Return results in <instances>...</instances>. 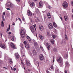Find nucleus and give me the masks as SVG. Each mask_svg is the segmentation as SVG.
<instances>
[{"label": "nucleus", "mask_w": 73, "mask_h": 73, "mask_svg": "<svg viewBox=\"0 0 73 73\" xmlns=\"http://www.w3.org/2000/svg\"><path fill=\"white\" fill-rule=\"evenodd\" d=\"M57 61L58 62L60 63V65L61 67L64 66L63 65V62H62V59L61 57H58L57 58Z\"/></svg>", "instance_id": "nucleus-1"}, {"label": "nucleus", "mask_w": 73, "mask_h": 73, "mask_svg": "<svg viewBox=\"0 0 73 73\" xmlns=\"http://www.w3.org/2000/svg\"><path fill=\"white\" fill-rule=\"evenodd\" d=\"M21 35L23 37V38H24V37H25V29H21V31L20 32Z\"/></svg>", "instance_id": "nucleus-2"}, {"label": "nucleus", "mask_w": 73, "mask_h": 73, "mask_svg": "<svg viewBox=\"0 0 73 73\" xmlns=\"http://www.w3.org/2000/svg\"><path fill=\"white\" fill-rule=\"evenodd\" d=\"M62 6L65 8L68 7V3L65 1H64L62 4Z\"/></svg>", "instance_id": "nucleus-3"}, {"label": "nucleus", "mask_w": 73, "mask_h": 73, "mask_svg": "<svg viewBox=\"0 0 73 73\" xmlns=\"http://www.w3.org/2000/svg\"><path fill=\"white\" fill-rule=\"evenodd\" d=\"M32 53L33 54V56H36L37 54V52H36V51L35 50V49H33L32 50Z\"/></svg>", "instance_id": "nucleus-4"}, {"label": "nucleus", "mask_w": 73, "mask_h": 73, "mask_svg": "<svg viewBox=\"0 0 73 73\" xmlns=\"http://www.w3.org/2000/svg\"><path fill=\"white\" fill-rule=\"evenodd\" d=\"M46 45L47 46V47L48 49V50H50V48L52 47V45L50 44H49L48 43H47L46 44Z\"/></svg>", "instance_id": "nucleus-5"}, {"label": "nucleus", "mask_w": 73, "mask_h": 73, "mask_svg": "<svg viewBox=\"0 0 73 73\" xmlns=\"http://www.w3.org/2000/svg\"><path fill=\"white\" fill-rule=\"evenodd\" d=\"M0 46L1 48H3V49H5V48H6L5 45V44L3 43H1V44Z\"/></svg>", "instance_id": "nucleus-6"}, {"label": "nucleus", "mask_w": 73, "mask_h": 73, "mask_svg": "<svg viewBox=\"0 0 73 73\" xmlns=\"http://www.w3.org/2000/svg\"><path fill=\"white\" fill-rule=\"evenodd\" d=\"M10 45L12 48H13L14 49H16V47L15 46V44L13 43L12 42H11L10 43Z\"/></svg>", "instance_id": "nucleus-7"}, {"label": "nucleus", "mask_w": 73, "mask_h": 73, "mask_svg": "<svg viewBox=\"0 0 73 73\" xmlns=\"http://www.w3.org/2000/svg\"><path fill=\"white\" fill-rule=\"evenodd\" d=\"M27 14L29 16H31L32 15V13L30 11L28 10L27 12Z\"/></svg>", "instance_id": "nucleus-8"}, {"label": "nucleus", "mask_w": 73, "mask_h": 73, "mask_svg": "<svg viewBox=\"0 0 73 73\" xmlns=\"http://www.w3.org/2000/svg\"><path fill=\"white\" fill-rule=\"evenodd\" d=\"M39 7H43V3L42 1H40L39 3Z\"/></svg>", "instance_id": "nucleus-9"}, {"label": "nucleus", "mask_w": 73, "mask_h": 73, "mask_svg": "<svg viewBox=\"0 0 73 73\" xmlns=\"http://www.w3.org/2000/svg\"><path fill=\"white\" fill-rule=\"evenodd\" d=\"M40 60L42 61L44 60V56L42 54H40Z\"/></svg>", "instance_id": "nucleus-10"}, {"label": "nucleus", "mask_w": 73, "mask_h": 73, "mask_svg": "<svg viewBox=\"0 0 73 73\" xmlns=\"http://www.w3.org/2000/svg\"><path fill=\"white\" fill-rule=\"evenodd\" d=\"M6 5L7 7L11 8L12 7V5H11V3L9 2H8L6 4Z\"/></svg>", "instance_id": "nucleus-11"}, {"label": "nucleus", "mask_w": 73, "mask_h": 73, "mask_svg": "<svg viewBox=\"0 0 73 73\" xmlns=\"http://www.w3.org/2000/svg\"><path fill=\"white\" fill-rule=\"evenodd\" d=\"M25 47L27 49V50H29L30 48V47H29V44H26L25 45Z\"/></svg>", "instance_id": "nucleus-12"}, {"label": "nucleus", "mask_w": 73, "mask_h": 73, "mask_svg": "<svg viewBox=\"0 0 73 73\" xmlns=\"http://www.w3.org/2000/svg\"><path fill=\"white\" fill-rule=\"evenodd\" d=\"M30 29L31 31L33 33V32H35V30H34L33 27L32 26H30Z\"/></svg>", "instance_id": "nucleus-13"}, {"label": "nucleus", "mask_w": 73, "mask_h": 73, "mask_svg": "<svg viewBox=\"0 0 73 73\" xmlns=\"http://www.w3.org/2000/svg\"><path fill=\"white\" fill-rule=\"evenodd\" d=\"M15 56L16 58H19L20 57V55L18 54V53H16L15 54Z\"/></svg>", "instance_id": "nucleus-14"}, {"label": "nucleus", "mask_w": 73, "mask_h": 73, "mask_svg": "<svg viewBox=\"0 0 73 73\" xmlns=\"http://www.w3.org/2000/svg\"><path fill=\"white\" fill-rule=\"evenodd\" d=\"M26 65H27V66H30V65H31V63H30L29 62L27 61V60H26Z\"/></svg>", "instance_id": "nucleus-15"}, {"label": "nucleus", "mask_w": 73, "mask_h": 73, "mask_svg": "<svg viewBox=\"0 0 73 73\" xmlns=\"http://www.w3.org/2000/svg\"><path fill=\"white\" fill-rule=\"evenodd\" d=\"M30 4L31 6V7H35V3H34L33 2H32V3H30Z\"/></svg>", "instance_id": "nucleus-16"}, {"label": "nucleus", "mask_w": 73, "mask_h": 73, "mask_svg": "<svg viewBox=\"0 0 73 73\" xmlns=\"http://www.w3.org/2000/svg\"><path fill=\"white\" fill-rule=\"evenodd\" d=\"M65 64H66V66H69L70 65L69 64V63L68 62L66 61L65 62Z\"/></svg>", "instance_id": "nucleus-17"}, {"label": "nucleus", "mask_w": 73, "mask_h": 73, "mask_svg": "<svg viewBox=\"0 0 73 73\" xmlns=\"http://www.w3.org/2000/svg\"><path fill=\"white\" fill-rule=\"evenodd\" d=\"M47 15L49 19H50V18H51V15H50V13H48Z\"/></svg>", "instance_id": "nucleus-18"}, {"label": "nucleus", "mask_w": 73, "mask_h": 73, "mask_svg": "<svg viewBox=\"0 0 73 73\" xmlns=\"http://www.w3.org/2000/svg\"><path fill=\"white\" fill-rule=\"evenodd\" d=\"M43 28V27L42 25H39V29L41 31H42Z\"/></svg>", "instance_id": "nucleus-19"}, {"label": "nucleus", "mask_w": 73, "mask_h": 73, "mask_svg": "<svg viewBox=\"0 0 73 73\" xmlns=\"http://www.w3.org/2000/svg\"><path fill=\"white\" fill-rule=\"evenodd\" d=\"M39 37L41 40H43L44 39V36L41 35H39Z\"/></svg>", "instance_id": "nucleus-20"}, {"label": "nucleus", "mask_w": 73, "mask_h": 73, "mask_svg": "<svg viewBox=\"0 0 73 73\" xmlns=\"http://www.w3.org/2000/svg\"><path fill=\"white\" fill-rule=\"evenodd\" d=\"M50 42L52 44H54V40L53 39H51L50 40Z\"/></svg>", "instance_id": "nucleus-21"}, {"label": "nucleus", "mask_w": 73, "mask_h": 73, "mask_svg": "<svg viewBox=\"0 0 73 73\" xmlns=\"http://www.w3.org/2000/svg\"><path fill=\"white\" fill-rule=\"evenodd\" d=\"M21 55L23 57V59L25 58V54H24L23 55V52L21 51Z\"/></svg>", "instance_id": "nucleus-22"}, {"label": "nucleus", "mask_w": 73, "mask_h": 73, "mask_svg": "<svg viewBox=\"0 0 73 73\" xmlns=\"http://www.w3.org/2000/svg\"><path fill=\"white\" fill-rule=\"evenodd\" d=\"M53 25L54 27H57V25L56 24V23H55V22H53Z\"/></svg>", "instance_id": "nucleus-23"}, {"label": "nucleus", "mask_w": 73, "mask_h": 73, "mask_svg": "<svg viewBox=\"0 0 73 73\" xmlns=\"http://www.w3.org/2000/svg\"><path fill=\"white\" fill-rule=\"evenodd\" d=\"M68 56L67 54H65L64 56V58H67L68 57Z\"/></svg>", "instance_id": "nucleus-24"}, {"label": "nucleus", "mask_w": 73, "mask_h": 73, "mask_svg": "<svg viewBox=\"0 0 73 73\" xmlns=\"http://www.w3.org/2000/svg\"><path fill=\"white\" fill-rule=\"evenodd\" d=\"M64 17L65 21H67V20H68V17L64 16Z\"/></svg>", "instance_id": "nucleus-25"}, {"label": "nucleus", "mask_w": 73, "mask_h": 73, "mask_svg": "<svg viewBox=\"0 0 73 73\" xmlns=\"http://www.w3.org/2000/svg\"><path fill=\"white\" fill-rule=\"evenodd\" d=\"M27 38L28 40L29 41H31V38L29 37V36H28L27 37Z\"/></svg>", "instance_id": "nucleus-26"}, {"label": "nucleus", "mask_w": 73, "mask_h": 73, "mask_svg": "<svg viewBox=\"0 0 73 73\" xmlns=\"http://www.w3.org/2000/svg\"><path fill=\"white\" fill-rule=\"evenodd\" d=\"M53 51L54 52H57V49L56 48H54Z\"/></svg>", "instance_id": "nucleus-27"}, {"label": "nucleus", "mask_w": 73, "mask_h": 73, "mask_svg": "<svg viewBox=\"0 0 73 73\" xmlns=\"http://www.w3.org/2000/svg\"><path fill=\"white\" fill-rule=\"evenodd\" d=\"M22 19L23 21L25 22H25H26V21H25V18H24L23 17H22Z\"/></svg>", "instance_id": "nucleus-28"}, {"label": "nucleus", "mask_w": 73, "mask_h": 73, "mask_svg": "<svg viewBox=\"0 0 73 73\" xmlns=\"http://www.w3.org/2000/svg\"><path fill=\"white\" fill-rule=\"evenodd\" d=\"M1 25L2 27H4V23H3V21H2V22L1 23Z\"/></svg>", "instance_id": "nucleus-29"}, {"label": "nucleus", "mask_w": 73, "mask_h": 73, "mask_svg": "<svg viewBox=\"0 0 73 73\" xmlns=\"http://www.w3.org/2000/svg\"><path fill=\"white\" fill-rule=\"evenodd\" d=\"M11 39L12 40V41H14V37L13 36H12L11 37Z\"/></svg>", "instance_id": "nucleus-30"}, {"label": "nucleus", "mask_w": 73, "mask_h": 73, "mask_svg": "<svg viewBox=\"0 0 73 73\" xmlns=\"http://www.w3.org/2000/svg\"><path fill=\"white\" fill-rule=\"evenodd\" d=\"M65 39L67 41H68V36H67V35H65Z\"/></svg>", "instance_id": "nucleus-31"}, {"label": "nucleus", "mask_w": 73, "mask_h": 73, "mask_svg": "<svg viewBox=\"0 0 73 73\" xmlns=\"http://www.w3.org/2000/svg\"><path fill=\"white\" fill-rule=\"evenodd\" d=\"M40 48L42 50V51L44 50V49H43V47H42V46L41 45H40Z\"/></svg>", "instance_id": "nucleus-32"}, {"label": "nucleus", "mask_w": 73, "mask_h": 73, "mask_svg": "<svg viewBox=\"0 0 73 73\" xmlns=\"http://www.w3.org/2000/svg\"><path fill=\"white\" fill-rule=\"evenodd\" d=\"M52 36L53 38H56V35H52Z\"/></svg>", "instance_id": "nucleus-33"}, {"label": "nucleus", "mask_w": 73, "mask_h": 73, "mask_svg": "<svg viewBox=\"0 0 73 73\" xmlns=\"http://www.w3.org/2000/svg\"><path fill=\"white\" fill-rule=\"evenodd\" d=\"M59 72V70L58 69H56V72H55L56 73H57L58 72Z\"/></svg>", "instance_id": "nucleus-34"}, {"label": "nucleus", "mask_w": 73, "mask_h": 73, "mask_svg": "<svg viewBox=\"0 0 73 73\" xmlns=\"http://www.w3.org/2000/svg\"><path fill=\"white\" fill-rule=\"evenodd\" d=\"M21 64L23 66H24V63L22 61V60H21Z\"/></svg>", "instance_id": "nucleus-35"}, {"label": "nucleus", "mask_w": 73, "mask_h": 73, "mask_svg": "<svg viewBox=\"0 0 73 73\" xmlns=\"http://www.w3.org/2000/svg\"><path fill=\"white\" fill-rule=\"evenodd\" d=\"M29 19H30V21H31V22H32L33 21V20L32 19V18L31 17H30L29 18Z\"/></svg>", "instance_id": "nucleus-36"}, {"label": "nucleus", "mask_w": 73, "mask_h": 73, "mask_svg": "<svg viewBox=\"0 0 73 73\" xmlns=\"http://www.w3.org/2000/svg\"><path fill=\"white\" fill-rule=\"evenodd\" d=\"M20 46L21 47L22 49H23L24 46H23V44H21Z\"/></svg>", "instance_id": "nucleus-37"}, {"label": "nucleus", "mask_w": 73, "mask_h": 73, "mask_svg": "<svg viewBox=\"0 0 73 73\" xmlns=\"http://www.w3.org/2000/svg\"><path fill=\"white\" fill-rule=\"evenodd\" d=\"M47 34L48 36H49L50 35V33L49 32H48L47 33Z\"/></svg>", "instance_id": "nucleus-38"}, {"label": "nucleus", "mask_w": 73, "mask_h": 73, "mask_svg": "<svg viewBox=\"0 0 73 73\" xmlns=\"http://www.w3.org/2000/svg\"><path fill=\"white\" fill-rule=\"evenodd\" d=\"M9 63L10 64H12V63H13V62L12 61V59H10V61Z\"/></svg>", "instance_id": "nucleus-39"}, {"label": "nucleus", "mask_w": 73, "mask_h": 73, "mask_svg": "<svg viewBox=\"0 0 73 73\" xmlns=\"http://www.w3.org/2000/svg\"><path fill=\"white\" fill-rule=\"evenodd\" d=\"M48 27L49 29H52V28H53V25L50 26V27Z\"/></svg>", "instance_id": "nucleus-40"}, {"label": "nucleus", "mask_w": 73, "mask_h": 73, "mask_svg": "<svg viewBox=\"0 0 73 73\" xmlns=\"http://www.w3.org/2000/svg\"><path fill=\"white\" fill-rule=\"evenodd\" d=\"M35 64L36 65H38V62H35Z\"/></svg>", "instance_id": "nucleus-41"}, {"label": "nucleus", "mask_w": 73, "mask_h": 73, "mask_svg": "<svg viewBox=\"0 0 73 73\" xmlns=\"http://www.w3.org/2000/svg\"><path fill=\"white\" fill-rule=\"evenodd\" d=\"M16 1H17V3H20V0H15Z\"/></svg>", "instance_id": "nucleus-42"}, {"label": "nucleus", "mask_w": 73, "mask_h": 73, "mask_svg": "<svg viewBox=\"0 0 73 73\" xmlns=\"http://www.w3.org/2000/svg\"><path fill=\"white\" fill-rule=\"evenodd\" d=\"M52 26V24L50 23L49 25H48V27H50L51 26Z\"/></svg>", "instance_id": "nucleus-43"}, {"label": "nucleus", "mask_w": 73, "mask_h": 73, "mask_svg": "<svg viewBox=\"0 0 73 73\" xmlns=\"http://www.w3.org/2000/svg\"><path fill=\"white\" fill-rule=\"evenodd\" d=\"M2 20L4 21H5V19L4 17H2Z\"/></svg>", "instance_id": "nucleus-44"}, {"label": "nucleus", "mask_w": 73, "mask_h": 73, "mask_svg": "<svg viewBox=\"0 0 73 73\" xmlns=\"http://www.w3.org/2000/svg\"><path fill=\"white\" fill-rule=\"evenodd\" d=\"M24 44L25 45H26V44H28L27 43V42H26V41H24L23 42Z\"/></svg>", "instance_id": "nucleus-45"}, {"label": "nucleus", "mask_w": 73, "mask_h": 73, "mask_svg": "<svg viewBox=\"0 0 73 73\" xmlns=\"http://www.w3.org/2000/svg\"><path fill=\"white\" fill-rule=\"evenodd\" d=\"M34 45L35 46H37V43L36 42L34 43Z\"/></svg>", "instance_id": "nucleus-46"}, {"label": "nucleus", "mask_w": 73, "mask_h": 73, "mask_svg": "<svg viewBox=\"0 0 73 73\" xmlns=\"http://www.w3.org/2000/svg\"><path fill=\"white\" fill-rule=\"evenodd\" d=\"M9 29H10V28H8L7 29V32H8V31H9Z\"/></svg>", "instance_id": "nucleus-47"}, {"label": "nucleus", "mask_w": 73, "mask_h": 73, "mask_svg": "<svg viewBox=\"0 0 73 73\" xmlns=\"http://www.w3.org/2000/svg\"><path fill=\"white\" fill-rule=\"evenodd\" d=\"M53 62H54V56H53Z\"/></svg>", "instance_id": "nucleus-48"}, {"label": "nucleus", "mask_w": 73, "mask_h": 73, "mask_svg": "<svg viewBox=\"0 0 73 73\" xmlns=\"http://www.w3.org/2000/svg\"><path fill=\"white\" fill-rule=\"evenodd\" d=\"M18 19L21 22V20L20 18H18Z\"/></svg>", "instance_id": "nucleus-49"}, {"label": "nucleus", "mask_w": 73, "mask_h": 73, "mask_svg": "<svg viewBox=\"0 0 73 73\" xmlns=\"http://www.w3.org/2000/svg\"><path fill=\"white\" fill-rule=\"evenodd\" d=\"M2 62H3L2 60H0V64H2Z\"/></svg>", "instance_id": "nucleus-50"}, {"label": "nucleus", "mask_w": 73, "mask_h": 73, "mask_svg": "<svg viewBox=\"0 0 73 73\" xmlns=\"http://www.w3.org/2000/svg\"><path fill=\"white\" fill-rule=\"evenodd\" d=\"M6 9H7V10H11V9L9 8H7V7H6Z\"/></svg>", "instance_id": "nucleus-51"}, {"label": "nucleus", "mask_w": 73, "mask_h": 73, "mask_svg": "<svg viewBox=\"0 0 73 73\" xmlns=\"http://www.w3.org/2000/svg\"><path fill=\"white\" fill-rule=\"evenodd\" d=\"M50 68L51 69H53V66H51Z\"/></svg>", "instance_id": "nucleus-52"}, {"label": "nucleus", "mask_w": 73, "mask_h": 73, "mask_svg": "<svg viewBox=\"0 0 73 73\" xmlns=\"http://www.w3.org/2000/svg\"><path fill=\"white\" fill-rule=\"evenodd\" d=\"M13 69L14 70V71H15V70H16V68H15L14 67Z\"/></svg>", "instance_id": "nucleus-53"}, {"label": "nucleus", "mask_w": 73, "mask_h": 73, "mask_svg": "<svg viewBox=\"0 0 73 73\" xmlns=\"http://www.w3.org/2000/svg\"><path fill=\"white\" fill-rule=\"evenodd\" d=\"M64 73H67V71L65 70V71H64Z\"/></svg>", "instance_id": "nucleus-54"}, {"label": "nucleus", "mask_w": 73, "mask_h": 73, "mask_svg": "<svg viewBox=\"0 0 73 73\" xmlns=\"http://www.w3.org/2000/svg\"><path fill=\"white\" fill-rule=\"evenodd\" d=\"M12 25H15V23H13V24H12Z\"/></svg>", "instance_id": "nucleus-55"}, {"label": "nucleus", "mask_w": 73, "mask_h": 73, "mask_svg": "<svg viewBox=\"0 0 73 73\" xmlns=\"http://www.w3.org/2000/svg\"><path fill=\"white\" fill-rule=\"evenodd\" d=\"M3 15L4 16H5V12L3 13Z\"/></svg>", "instance_id": "nucleus-56"}, {"label": "nucleus", "mask_w": 73, "mask_h": 73, "mask_svg": "<svg viewBox=\"0 0 73 73\" xmlns=\"http://www.w3.org/2000/svg\"><path fill=\"white\" fill-rule=\"evenodd\" d=\"M45 4L46 5H48V3L47 2H46L45 3Z\"/></svg>", "instance_id": "nucleus-57"}, {"label": "nucleus", "mask_w": 73, "mask_h": 73, "mask_svg": "<svg viewBox=\"0 0 73 73\" xmlns=\"http://www.w3.org/2000/svg\"><path fill=\"white\" fill-rule=\"evenodd\" d=\"M46 19V16H44V20H45V19Z\"/></svg>", "instance_id": "nucleus-58"}, {"label": "nucleus", "mask_w": 73, "mask_h": 73, "mask_svg": "<svg viewBox=\"0 0 73 73\" xmlns=\"http://www.w3.org/2000/svg\"><path fill=\"white\" fill-rule=\"evenodd\" d=\"M0 57H1V53H0Z\"/></svg>", "instance_id": "nucleus-59"}, {"label": "nucleus", "mask_w": 73, "mask_h": 73, "mask_svg": "<svg viewBox=\"0 0 73 73\" xmlns=\"http://www.w3.org/2000/svg\"><path fill=\"white\" fill-rule=\"evenodd\" d=\"M8 34H9V35H10L11 34V32H9V33H8Z\"/></svg>", "instance_id": "nucleus-60"}, {"label": "nucleus", "mask_w": 73, "mask_h": 73, "mask_svg": "<svg viewBox=\"0 0 73 73\" xmlns=\"http://www.w3.org/2000/svg\"><path fill=\"white\" fill-rule=\"evenodd\" d=\"M46 72H47V73H50L49 72V71H48V70H47Z\"/></svg>", "instance_id": "nucleus-61"}, {"label": "nucleus", "mask_w": 73, "mask_h": 73, "mask_svg": "<svg viewBox=\"0 0 73 73\" xmlns=\"http://www.w3.org/2000/svg\"><path fill=\"white\" fill-rule=\"evenodd\" d=\"M33 26L34 28H36V24H35V25H34Z\"/></svg>", "instance_id": "nucleus-62"}, {"label": "nucleus", "mask_w": 73, "mask_h": 73, "mask_svg": "<svg viewBox=\"0 0 73 73\" xmlns=\"http://www.w3.org/2000/svg\"><path fill=\"white\" fill-rule=\"evenodd\" d=\"M60 19H61V20L62 21V17H60Z\"/></svg>", "instance_id": "nucleus-63"}, {"label": "nucleus", "mask_w": 73, "mask_h": 73, "mask_svg": "<svg viewBox=\"0 0 73 73\" xmlns=\"http://www.w3.org/2000/svg\"><path fill=\"white\" fill-rule=\"evenodd\" d=\"M11 27V25H9V28H10V27Z\"/></svg>", "instance_id": "nucleus-64"}]
</instances>
